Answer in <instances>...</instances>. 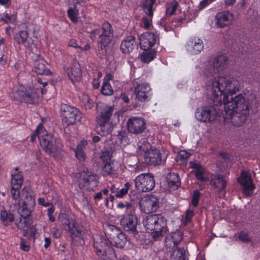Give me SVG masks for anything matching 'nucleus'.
<instances>
[{"label":"nucleus","mask_w":260,"mask_h":260,"mask_svg":"<svg viewBox=\"0 0 260 260\" xmlns=\"http://www.w3.org/2000/svg\"><path fill=\"white\" fill-rule=\"evenodd\" d=\"M105 235L108 241L110 242L115 236L118 235L121 231L114 225H107L105 228Z\"/></svg>","instance_id":"obj_32"},{"label":"nucleus","mask_w":260,"mask_h":260,"mask_svg":"<svg viewBox=\"0 0 260 260\" xmlns=\"http://www.w3.org/2000/svg\"><path fill=\"white\" fill-rule=\"evenodd\" d=\"M20 247L21 250L24 251H28L30 249L29 245L27 241L23 238L20 239Z\"/></svg>","instance_id":"obj_57"},{"label":"nucleus","mask_w":260,"mask_h":260,"mask_svg":"<svg viewBox=\"0 0 260 260\" xmlns=\"http://www.w3.org/2000/svg\"><path fill=\"white\" fill-rule=\"evenodd\" d=\"M113 110L112 106L106 105L96 117V131L101 136L107 135L112 131V124L110 120Z\"/></svg>","instance_id":"obj_5"},{"label":"nucleus","mask_w":260,"mask_h":260,"mask_svg":"<svg viewBox=\"0 0 260 260\" xmlns=\"http://www.w3.org/2000/svg\"><path fill=\"white\" fill-rule=\"evenodd\" d=\"M127 126L129 133L137 135L144 132L146 128V123L142 117H132L128 120Z\"/></svg>","instance_id":"obj_16"},{"label":"nucleus","mask_w":260,"mask_h":260,"mask_svg":"<svg viewBox=\"0 0 260 260\" xmlns=\"http://www.w3.org/2000/svg\"><path fill=\"white\" fill-rule=\"evenodd\" d=\"M228 57L225 55H220L214 59L213 66H206L204 68V74L207 77L213 76L214 74L222 72L228 67Z\"/></svg>","instance_id":"obj_11"},{"label":"nucleus","mask_w":260,"mask_h":260,"mask_svg":"<svg viewBox=\"0 0 260 260\" xmlns=\"http://www.w3.org/2000/svg\"><path fill=\"white\" fill-rule=\"evenodd\" d=\"M98 39L99 50L105 49L111 43L113 37V30L111 25L106 22L102 24L100 29H95L91 31L90 38L92 40Z\"/></svg>","instance_id":"obj_6"},{"label":"nucleus","mask_w":260,"mask_h":260,"mask_svg":"<svg viewBox=\"0 0 260 260\" xmlns=\"http://www.w3.org/2000/svg\"><path fill=\"white\" fill-rule=\"evenodd\" d=\"M27 229V235L26 236H24L25 237H27L29 239L31 238L33 239V240L34 241L35 239V236L37 234V230L35 226H30Z\"/></svg>","instance_id":"obj_52"},{"label":"nucleus","mask_w":260,"mask_h":260,"mask_svg":"<svg viewBox=\"0 0 260 260\" xmlns=\"http://www.w3.org/2000/svg\"><path fill=\"white\" fill-rule=\"evenodd\" d=\"M143 223L147 232L152 234L154 239L162 236L168 231L167 219L161 214L148 215Z\"/></svg>","instance_id":"obj_3"},{"label":"nucleus","mask_w":260,"mask_h":260,"mask_svg":"<svg viewBox=\"0 0 260 260\" xmlns=\"http://www.w3.org/2000/svg\"><path fill=\"white\" fill-rule=\"evenodd\" d=\"M238 181L243 187V192L246 196H251L255 188L252 183V179L248 172L243 171Z\"/></svg>","instance_id":"obj_19"},{"label":"nucleus","mask_w":260,"mask_h":260,"mask_svg":"<svg viewBox=\"0 0 260 260\" xmlns=\"http://www.w3.org/2000/svg\"><path fill=\"white\" fill-rule=\"evenodd\" d=\"M76 157L81 161H84L85 159L86 155L83 150L80 148V146L78 145L75 151Z\"/></svg>","instance_id":"obj_50"},{"label":"nucleus","mask_w":260,"mask_h":260,"mask_svg":"<svg viewBox=\"0 0 260 260\" xmlns=\"http://www.w3.org/2000/svg\"><path fill=\"white\" fill-rule=\"evenodd\" d=\"M135 183L136 188L139 191H150L155 186L154 176L150 173L141 174L135 178Z\"/></svg>","instance_id":"obj_12"},{"label":"nucleus","mask_w":260,"mask_h":260,"mask_svg":"<svg viewBox=\"0 0 260 260\" xmlns=\"http://www.w3.org/2000/svg\"><path fill=\"white\" fill-rule=\"evenodd\" d=\"M239 239L244 242H248L250 241V239L248 234L245 232H242L239 235Z\"/></svg>","instance_id":"obj_59"},{"label":"nucleus","mask_w":260,"mask_h":260,"mask_svg":"<svg viewBox=\"0 0 260 260\" xmlns=\"http://www.w3.org/2000/svg\"><path fill=\"white\" fill-rule=\"evenodd\" d=\"M72 226H68L67 230L68 232L71 235L72 237H82V230L80 228L77 223L75 221L72 224Z\"/></svg>","instance_id":"obj_40"},{"label":"nucleus","mask_w":260,"mask_h":260,"mask_svg":"<svg viewBox=\"0 0 260 260\" xmlns=\"http://www.w3.org/2000/svg\"><path fill=\"white\" fill-rule=\"evenodd\" d=\"M127 239L124 234L121 231L118 235L115 236L109 242L111 245L118 248H122L125 246Z\"/></svg>","instance_id":"obj_31"},{"label":"nucleus","mask_w":260,"mask_h":260,"mask_svg":"<svg viewBox=\"0 0 260 260\" xmlns=\"http://www.w3.org/2000/svg\"><path fill=\"white\" fill-rule=\"evenodd\" d=\"M155 2V0H145L143 2L142 7L144 12L147 16L153 17V6Z\"/></svg>","instance_id":"obj_36"},{"label":"nucleus","mask_w":260,"mask_h":260,"mask_svg":"<svg viewBox=\"0 0 260 260\" xmlns=\"http://www.w3.org/2000/svg\"><path fill=\"white\" fill-rule=\"evenodd\" d=\"M39 139L41 146L47 154L53 157L60 155L62 144L60 139H54L51 135L46 134L39 136Z\"/></svg>","instance_id":"obj_8"},{"label":"nucleus","mask_w":260,"mask_h":260,"mask_svg":"<svg viewBox=\"0 0 260 260\" xmlns=\"http://www.w3.org/2000/svg\"><path fill=\"white\" fill-rule=\"evenodd\" d=\"M28 49L30 52V57L32 60H37L41 57L40 51L34 43H31L28 47Z\"/></svg>","instance_id":"obj_41"},{"label":"nucleus","mask_w":260,"mask_h":260,"mask_svg":"<svg viewBox=\"0 0 260 260\" xmlns=\"http://www.w3.org/2000/svg\"><path fill=\"white\" fill-rule=\"evenodd\" d=\"M203 48L202 41L200 39H192L187 43V49L192 54H198Z\"/></svg>","instance_id":"obj_27"},{"label":"nucleus","mask_w":260,"mask_h":260,"mask_svg":"<svg viewBox=\"0 0 260 260\" xmlns=\"http://www.w3.org/2000/svg\"><path fill=\"white\" fill-rule=\"evenodd\" d=\"M34 61V68L35 72L40 75H50L51 72L49 70L46 69L44 64V60L40 57L37 60Z\"/></svg>","instance_id":"obj_29"},{"label":"nucleus","mask_w":260,"mask_h":260,"mask_svg":"<svg viewBox=\"0 0 260 260\" xmlns=\"http://www.w3.org/2000/svg\"><path fill=\"white\" fill-rule=\"evenodd\" d=\"M112 165L113 164L111 163L106 164L103 167L104 171L107 174L113 173L116 170Z\"/></svg>","instance_id":"obj_54"},{"label":"nucleus","mask_w":260,"mask_h":260,"mask_svg":"<svg viewBox=\"0 0 260 260\" xmlns=\"http://www.w3.org/2000/svg\"><path fill=\"white\" fill-rule=\"evenodd\" d=\"M200 197V192L199 190H196L193 191L191 199V203L194 207L198 205Z\"/></svg>","instance_id":"obj_51"},{"label":"nucleus","mask_w":260,"mask_h":260,"mask_svg":"<svg viewBox=\"0 0 260 260\" xmlns=\"http://www.w3.org/2000/svg\"><path fill=\"white\" fill-rule=\"evenodd\" d=\"M151 149V144L145 139L139 141L137 143V150L138 152L144 156L146 153L149 152Z\"/></svg>","instance_id":"obj_33"},{"label":"nucleus","mask_w":260,"mask_h":260,"mask_svg":"<svg viewBox=\"0 0 260 260\" xmlns=\"http://www.w3.org/2000/svg\"><path fill=\"white\" fill-rule=\"evenodd\" d=\"M172 252L170 260H188L185 249L183 247L177 248Z\"/></svg>","instance_id":"obj_35"},{"label":"nucleus","mask_w":260,"mask_h":260,"mask_svg":"<svg viewBox=\"0 0 260 260\" xmlns=\"http://www.w3.org/2000/svg\"><path fill=\"white\" fill-rule=\"evenodd\" d=\"M68 15L73 22H75L77 21L75 12L73 9H70L68 10Z\"/></svg>","instance_id":"obj_60"},{"label":"nucleus","mask_w":260,"mask_h":260,"mask_svg":"<svg viewBox=\"0 0 260 260\" xmlns=\"http://www.w3.org/2000/svg\"><path fill=\"white\" fill-rule=\"evenodd\" d=\"M18 89L13 92L14 98L18 101L28 104H34L37 99V94L32 90H24L23 88Z\"/></svg>","instance_id":"obj_18"},{"label":"nucleus","mask_w":260,"mask_h":260,"mask_svg":"<svg viewBox=\"0 0 260 260\" xmlns=\"http://www.w3.org/2000/svg\"><path fill=\"white\" fill-rule=\"evenodd\" d=\"M152 17L148 16L143 17L142 18L141 25L145 29H149L152 26Z\"/></svg>","instance_id":"obj_48"},{"label":"nucleus","mask_w":260,"mask_h":260,"mask_svg":"<svg viewBox=\"0 0 260 260\" xmlns=\"http://www.w3.org/2000/svg\"><path fill=\"white\" fill-rule=\"evenodd\" d=\"M157 36L152 32H146L140 37V45L144 50H148L156 43Z\"/></svg>","instance_id":"obj_24"},{"label":"nucleus","mask_w":260,"mask_h":260,"mask_svg":"<svg viewBox=\"0 0 260 260\" xmlns=\"http://www.w3.org/2000/svg\"><path fill=\"white\" fill-rule=\"evenodd\" d=\"M111 75L110 74L106 75L105 77L104 82L101 88V93L105 95H111L113 93V90L109 83V80L111 79Z\"/></svg>","instance_id":"obj_34"},{"label":"nucleus","mask_w":260,"mask_h":260,"mask_svg":"<svg viewBox=\"0 0 260 260\" xmlns=\"http://www.w3.org/2000/svg\"><path fill=\"white\" fill-rule=\"evenodd\" d=\"M182 234L180 231L168 234L165 240V247L169 251H172L177 248L178 245L182 241Z\"/></svg>","instance_id":"obj_20"},{"label":"nucleus","mask_w":260,"mask_h":260,"mask_svg":"<svg viewBox=\"0 0 260 260\" xmlns=\"http://www.w3.org/2000/svg\"><path fill=\"white\" fill-rule=\"evenodd\" d=\"M117 207L121 209L125 208L127 212L133 210L132 204L129 203H119L117 204Z\"/></svg>","instance_id":"obj_55"},{"label":"nucleus","mask_w":260,"mask_h":260,"mask_svg":"<svg viewBox=\"0 0 260 260\" xmlns=\"http://www.w3.org/2000/svg\"><path fill=\"white\" fill-rule=\"evenodd\" d=\"M16 224L17 228L23 232V236L27 235V229L31 224L29 218L21 217L19 218V220L16 219Z\"/></svg>","instance_id":"obj_30"},{"label":"nucleus","mask_w":260,"mask_h":260,"mask_svg":"<svg viewBox=\"0 0 260 260\" xmlns=\"http://www.w3.org/2000/svg\"><path fill=\"white\" fill-rule=\"evenodd\" d=\"M232 113H229L226 109H224L225 114V118L230 119L231 122L235 126H241L246 121L249 115V112L239 111L237 110H232Z\"/></svg>","instance_id":"obj_14"},{"label":"nucleus","mask_w":260,"mask_h":260,"mask_svg":"<svg viewBox=\"0 0 260 260\" xmlns=\"http://www.w3.org/2000/svg\"><path fill=\"white\" fill-rule=\"evenodd\" d=\"M51 232L53 236L55 238H58L61 236V231L57 228L53 227L52 228Z\"/></svg>","instance_id":"obj_62"},{"label":"nucleus","mask_w":260,"mask_h":260,"mask_svg":"<svg viewBox=\"0 0 260 260\" xmlns=\"http://www.w3.org/2000/svg\"><path fill=\"white\" fill-rule=\"evenodd\" d=\"M234 17V14L229 11L219 12L215 17V24L218 27H225L232 24Z\"/></svg>","instance_id":"obj_21"},{"label":"nucleus","mask_w":260,"mask_h":260,"mask_svg":"<svg viewBox=\"0 0 260 260\" xmlns=\"http://www.w3.org/2000/svg\"><path fill=\"white\" fill-rule=\"evenodd\" d=\"M1 220L5 225H8L12 223L14 219V215L6 210H3L0 214Z\"/></svg>","instance_id":"obj_38"},{"label":"nucleus","mask_w":260,"mask_h":260,"mask_svg":"<svg viewBox=\"0 0 260 260\" xmlns=\"http://www.w3.org/2000/svg\"><path fill=\"white\" fill-rule=\"evenodd\" d=\"M83 103L86 108L91 109L93 107V102L90 100L88 95H83Z\"/></svg>","instance_id":"obj_53"},{"label":"nucleus","mask_w":260,"mask_h":260,"mask_svg":"<svg viewBox=\"0 0 260 260\" xmlns=\"http://www.w3.org/2000/svg\"><path fill=\"white\" fill-rule=\"evenodd\" d=\"M23 182V177L19 173H15L12 175L11 186L21 187Z\"/></svg>","instance_id":"obj_43"},{"label":"nucleus","mask_w":260,"mask_h":260,"mask_svg":"<svg viewBox=\"0 0 260 260\" xmlns=\"http://www.w3.org/2000/svg\"><path fill=\"white\" fill-rule=\"evenodd\" d=\"M117 138L121 142L123 141H126L127 139L126 133L123 131H119L117 135Z\"/></svg>","instance_id":"obj_61"},{"label":"nucleus","mask_w":260,"mask_h":260,"mask_svg":"<svg viewBox=\"0 0 260 260\" xmlns=\"http://www.w3.org/2000/svg\"><path fill=\"white\" fill-rule=\"evenodd\" d=\"M234 78V77H233ZM238 82L239 88L234 93H226L223 94L222 96V105L223 109H226L229 113H232V110L250 112L252 101L250 96L246 92L239 93L234 98H229V94L232 95L239 91L241 89V85L239 81L234 78Z\"/></svg>","instance_id":"obj_2"},{"label":"nucleus","mask_w":260,"mask_h":260,"mask_svg":"<svg viewBox=\"0 0 260 260\" xmlns=\"http://www.w3.org/2000/svg\"><path fill=\"white\" fill-rule=\"evenodd\" d=\"M35 194L29 187H25L21 190V199L18 202V213L21 217L29 218L34 211Z\"/></svg>","instance_id":"obj_4"},{"label":"nucleus","mask_w":260,"mask_h":260,"mask_svg":"<svg viewBox=\"0 0 260 260\" xmlns=\"http://www.w3.org/2000/svg\"><path fill=\"white\" fill-rule=\"evenodd\" d=\"M0 63L3 66H7L8 63V57L5 54H0Z\"/></svg>","instance_id":"obj_63"},{"label":"nucleus","mask_w":260,"mask_h":260,"mask_svg":"<svg viewBox=\"0 0 260 260\" xmlns=\"http://www.w3.org/2000/svg\"><path fill=\"white\" fill-rule=\"evenodd\" d=\"M28 38V34L27 31L24 30H20L16 34L15 40L19 44H24Z\"/></svg>","instance_id":"obj_42"},{"label":"nucleus","mask_w":260,"mask_h":260,"mask_svg":"<svg viewBox=\"0 0 260 260\" xmlns=\"http://www.w3.org/2000/svg\"><path fill=\"white\" fill-rule=\"evenodd\" d=\"M123 230L132 234L137 240L139 239V232L137 230L138 218L133 214H127L120 220Z\"/></svg>","instance_id":"obj_13"},{"label":"nucleus","mask_w":260,"mask_h":260,"mask_svg":"<svg viewBox=\"0 0 260 260\" xmlns=\"http://www.w3.org/2000/svg\"><path fill=\"white\" fill-rule=\"evenodd\" d=\"M166 180L168 187L171 190H175L180 186V179L176 173H170L166 177Z\"/></svg>","instance_id":"obj_28"},{"label":"nucleus","mask_w":260,"mask_h":260,"mask_svg":"<svg viewBox=\"0 0 260 260\" xmlns=\"http://www.w3.org/2000/svg\"><path fill=\"white\" fill-rule=\"evenodd\" d=\"M136 45L135 37L133 36H128L122 41L120 50L123 53L128 54L134 50Z\"/></svg>","instance_id":"obj_26"},{"label":"nucleus","mask_w":260,"mask_h":260,"mask_svg":"<svg viewBox=\"0 0 260 260\" xmlns=\"http://www.w3.org/2000/svg\"><path fill=\"white\" fill-rule=\"evenodd\" d=\"M93 247L100 260H117L114 249L103 237L96 235L93 238Z\"/></svg>","instance_id":"obj_7"},{"label":"nucleus","mask_w":260,"mask_h":260,"mask_svg":"<svg viewBox=\"0 0 260 260\" xmlns=\"http://www.w3.org/2000/svg\"><path fill=\"white\" fill-rule=\"evenodd\" d=\"M141 210L146 214L155 212L159 207V200L151 196L142 199L139 203Z\"/></svg>","instance_id":"obj_17"},{"label":"nucleus","mask_w":260,"mask_h":260,"mask_svg":"<svg viewBox=\"0 0 260 260\" xmlns=\"http://www.w3.org/2000/svg\"><path fill=\"white\" fill-rule=\"evenodd\" d=\"M206 92L209 101L213 105L198 108L195 116L198 120L204 123H212L217 116L223 113L222 96L226 93H234L238 90V81L232 77L219 76L209 80L206 84Z\"/></svg>","instance_id":"obj_1"},{"label":"nucleus","mask_w":260,"mask_h":260,"mask_svg":"<svg viewBox=\"0 0 260 260\" xmlns=\"http://www.w3.org/2000/svg\"><path fill=\"white\" fill-rule=\"evenodd\" d=\"M190 153L187 152L185 150L180 151L177 155V158L181 160H185L189 158Z\"/></svg>","instance_id":"obj_56"},{"label":"nucleus","mask_w":260,"mask_h":260,"mask_svg":"<svg viewBox=\"0 0 260 260\" xmlns=\"http://www.w3.org/2000/svg\"><path fill=\"white\" fill-rule=\"evenodd\" d=\"M131 186V184L129 182H127L125 183L124 184V188H122L120 189L118 188V193L116 194V197L121 198H122L125 194H126Z\"/></svg>","instance_id":"obj_47"},{"label":"nucleus","mask_w":260,"mask_h":260,"mask_svg":"<svg viewBox=\"0 0 260 260\" xmlns=\"http://www.w3.org/2000/svg\"><path fill=\"white\" fill-rule=\"evenodd\" d=\"M143 157L147 165L153 166L164 164L166 159V156L162 155L160 151L156 148L150 149L149 152L144 154Z\"/></svg>","instance_id":"obj_15"},{"label":"nucleus","mask_w":260,"mask_h":260,"mask_svg":"<svg viewBox=\"0 0 260 260\" xmlns=\"http://www.w3.org/2000/svg\"><path fill=\"white\" fill-rule=\"evenodd\" d=\"M61 114L63 124L68 126L80 121L82 118V113L74 107L67 104L60 106Z\"/></svg>","instance_id":"obj_10"},{"label":"nucleus","mask_w":260,"mask_h":260,"mask_svg":"<svg viewBox=\"0 0 260 260\" xmlns=\"http://www.w3.org/2000/svg\"><path fill=\"white\" fill-rule=\"evenodd\" d=\"M155 51L153 50H146L141 55L142 61L148 63L152 60L155 57Z\"/></svg>","instance_id":"obj_39"},{"label":"nucleus","mask_w":260,"mask_h":260,"mask_svg":"<svg viewBox=\"0 0 260 260\" xmlns=\"http://www.w3.org/2000/svg\"><path fill=\"white\" fill-rule=\"evenodd\" d=\"M137 163L138 159L136 157L129 158L127 160V165L131 167H135V169L138 167Z\"/></svg>","instance_id":"obj_58"},{"label":"nucleus","mask_w":260,"mask_h":260,"mask_svg":"<svg viewBox=\"0 0 260 260\" xmlns=\"http://www.w3.org/2000/svg\"><path fill=\"white\" fill-rule=\"evenodd\" d=\"M21 187L11 186V194L12 199L17 200L19 198L21 199V191H20Z\"/></svg>","instance_id":"obj_46"},{"label":"nucleus","mask_w":260,"mask_h":260,"mask_svg":"<svg viewBox=\"0 0 260 260\" xmlns=\"http://www.w3.org/2000/svg\"><path fill=\"white\" fill-rule=\"evenodd\" d=\"M151 88L148 84L145 83H137L135 86L134 93L136 99L143 102L149 100V91Z\"/></svg>","instance_id":"obj_23"},{"label":"nucleus","mask_w":260,"mask_h":260,"mask_svg":"<svg viewBox=\"0 0 260 260\" xmlns=\"http://www.w3.org/2000/svg\"><path fill=\"white\" fill-rule=\"evenodd\" d=\"M65 71L69 78L73 83L78 82L82 78L80 64L77 62L73 63L70 68H68L67 69H65Z\"/></svg>","instance_id":"obj_25"},{"label":"nucleus","mask_w":260,"mask_h":260,"mask_svg":"<svg viewBox=\"0 0 260 260\" xmlns=\"http://www.w3.org/2000/svg\"><path fill=\"white\" fill-rule=\"evenodd\" d=\"M193 212L191 210H187L186 212L185 219L187 222H190L193 216Z\"/></svg>","instance_id":"obj_64"},{"label":"nucleus","mask_w":260,"mask_h":260,"mask_svg":"<svg viewBox=\"0 0 260 260\" xmlns=\"http://www.w3.org/2000/svg\"><path fill=\"white\" fill-rule=\"evenodd\" d=\"M113 154V150L111 147H107L105 149L101 155V158L104 161L110 159Z\"/></svg>","instance_id":"obj_45"},{"label":"nucleus","mask_w":260,"mask_h":260,"mask_svg":"<svg viewBox=\"0 0 260 260\" xmlns=\"http://www.w3.org/2000/svg\"><path fill=\"white\" fill-rule=\"evenodd\" d=\"M226 182L227 180L222 175L216 174L213 175L210 181V184L217 194L222 193L223 194L225 192Z\"/></svg>","instance_id":"obj_22"},{"label":"nucleus","mask_w":260,"mask_h":260,"mask_svg":"<svg viewBox=\"0 0 260 260\" xmlns=\"http://www.w3.org/2000/svg\"><path fill=\"white\" fill-rule=\"evenodd\" d=\"M204 172V169L202 167L199 168L198 170H196L195 173L196 177L198 180L201 181H206L207 180V179L203 176Z\"/></svg>","instance_id":"obj_49"},{"label":"nucleus","mask_w":260,"mask_h":260,"mask_svg":"<svg viewBox=\"0 0 260 260\" xmlns=\"http://www.w3.org/2000/svg\"><path fill=\"white\" fill-rule=\"evenodd\" d=\"M58 219L65 230H67L68 226H72L75 221L69 215L65 213L60 214Z\"/></svg>","instance_id":"obj_37"},{"label":"nucleus","mask_w":260,"mask_h":260,"mask_svg":"<svg viewBox=\"0 0 260 260\" xmlns=\"http://www.w3.org/2000/svg\"><path fill=\"white\" fill-rule=\"evenodd\" d=\"M178 6V4L175 1H173L171 3L167 4L166 5V15L169 16L172 15Z\"/></svg>","instance_id":"obj_44"},{"label":"nucleus","mask_w":260,"mask_h":260,"mask_svg":"<svg viewBox=\"0 0 260 260\" xmlns=\"http://www.w3.org/2000/svg\"><path fill=\"white\" fill-rule=\"evenodd\" d=\"M98 184V176L87 168L83 169L79 173L78 185L81 189L88 191L94 190Z\"/></svg>","instance_id":"obj_9"}]
</instances>
